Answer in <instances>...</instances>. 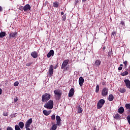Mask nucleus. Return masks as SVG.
<instances>
[{
  "label": "nucleus",
  "mask_w": 130,
  "mask_h": 130,
  "mask_svg": "<svg viewBox=\"0 0 130 130\" xmlns=\"http://www.w3.org/2000/svg\"><path fill=\"white\" fill-rule=\"evenodd\" d=\"M102 84H103V85H104V83H102Z\"/></svg>",
  "instance_id": "603ef678"
},
{
  "label": "nucleus",
  "mask_w": 130,
  "mask_h": 130,
  "mask_svg": "<svg viewBox=\"0 0 130 130\" xmlns=\"http://www.w3.org/2000/svg\"><path fill=\"white\" fill-rule=\"evenodd\" d=\"M103 49H104V50L105 49V47H103Z\"/></svg>",
  "instance_id": "09e8293b"
},
{
  "label": "nucleus",
  "mask_w": 130,
  "mask_h": 130,
  "mask_svg": "<svg viewBox=\"0 0 130 130\" xmlns=\"http://www.w3.org/2000/svg\"><path fill=\"white\" fill-rule=\"evenodd\" d=\"M95 92H96V93H98V92H99V85H96Z\"/></svg>",
  "instance_id": "c85d7f7f"
},
{
  "label": "nucleus",
  "mask_w": 130,
  "mask_h": 130,
  "mask_svg": "<svg viewBox=\"0 0 130 130\" xmlns=\"http://www.w3.org/2000/svg\"><path fill=\"white\" fill-rule=\"evenodd\" d=\"M120 25H121L122 27H123V28H124L125 26L124 22L121 21L120 22Z\"/></svg>",
  "instance_id": "473e14b6"
},
{
  "label": "nucleus",
  "mask_w": 130,
  "mask_h": 130,
  "mask_svg": "<svg viewBox=\"0 0 130 130\" xmlns=\"http://www.w3.org/2000/svg\"><path fill=\"white\" fill-rule=\"evenodd\" d=\"M74 94H75V89L74 88H72L69 91L68 96L69 97H73V96H74Z\"/></svg>",
  "instance_id": "9b49d317"
},
{
  "label": "nucleus",
  "mask_w": 130,
  "mask_h": 130,
  "mask_svg": "<svg viewBox=\"0 0 130 130\" xmlns=\"http://www.w3.org/2000/svg\"><path fill=\"white\" fill-rule=\"evenodd\" d=\"M56 124H54L51 127L50 130H56L57 128V125L60 126L61 124L60 121H61V119H60V116H56Z\"/></svg>",
  "instance_id": "f257e3e1"
},
{
  "label": "nucleus",
  "mask_w": 130,
  "mask_h": 130,
  "mask_svg": "<svg viewBox=\"0 0 130 130\" xmlns=\"http://www.w3.org/2000/svg\"><path fill=\"white\" fill-rule=\"evenodd\" d=\"M19 9L20 11H23V10L24 11V7L21 6V7H19Z\"/></svg>",
  "instance_id": "72a5a7b5"
},
{
  "label": "nucleus",
  "mask_w": 130,
  "mask_h": 130,
  "mask_svg": "<svg viewBox=\"0 0 130 130\" xmlns=\"http://www.w3.org/2000/svg\"><path fill=\"white\" fill-rule=\"evenodd\" d=\"M51 119H52V120H55V115L53 114L51 116Z\"/></svg>",
  "instance_id": "cd10ccee"
},
{
  "label": "nucleus",
  "mask_w": 130,
  "mask_h": 130,
  "mask_svg": "<svg viewBox=\"0 0 130 130\" xmlns=\"http://www.w3.org/2000/svg\"><path fill=\"white\" fill-rule=\"evenodd\" d=\"M24 12H28L31 10V6L29 4H27L24 6Z\"/></svg>",
  "instance_id": "f8f14e48"
},
{
  "label": "nucleus",
  "mask_w": 130,
  "mask_h": 130,
  "mask_svg": "<svg viewBox=\"0 0 130 130\" xmlns=\"http://www.w3.org/2000/svg\"><path fill=\"white\" fill-rule=\"evenodd\" d=\"M105 103V100L103 99H101L97 103L98 109H101V108H102V107L103 106V105H104Z\"/></svg>",
  "instance_id": "20e7f679"
},
{
  "label": "nucleus",
  "mask_w": 130,
  "mask_h": 130,
  "mask_svg": "<svg viewBox=\"0 0 130 130\" xmlns=\"http://www.w3.org/2000/svg\"><path fill=\"white\" fill-rule=\"evenodd\" d=\"M125 85L128 89H130V81L128 79H125L124 80Z\"/></svg>",
  "instance_id": "9d476101"
},
{
  "label": "nucleus",
  "mask_w": 130,
  "mask_h": 130,
  "mask_svg": "<svg viewBox=\"0 0 130 130\" xmlns=\"http://www.w3.org/2000/svg\"><path fill=\"white\" fill-rule=\"evenodd\" d=\"M15 130H21L20 127L18 125H16L15 127Z\"/></svg>",
  "instance_id": "7c9ffc66"
},
{
  "label": "nucleus",
  "mask_w": 130,
  "mask_h": 130,
  "mask_svg": "<svg viewBox=\"0 0 130 130\" xmlns=\"http://www.w3.org/2000/svg\"><path fill=\"white\" fill-rule=\"evenodd\" d=\"M68 63H69V59L64 60L61 66V69H64L68 66Z\"/></svg>",
  "instance_id": "ddd939ff"
},
{
  "label": "nucleus",
  "mask_w": 130,
  "mask_h": 130,
  "mask_svg": "<svg viewBox=\"0 0 130 130\" xmlns=\"http://www.w3.org/2000/svg\"><path fill=\"white\" fill-rule=\"evenodd\" d=\"M118 71H121V70H122V67H119L118 68Z\"/></svg>",
  "instance_id": "ea45409f"
},
{
  "label": "nucleus",
  "mask_w": 130,
  "mask_h": 130,
  "mask_svg": "<svg viewBox=\"0 0 130 130\" xmlns=\"http://www.w3.org/2000/svg\"><path fill=\"white\" fill-rule=\"evenodd\" d=\"M18 126H19V127L20 128H23L24 127V122H20L19 123H18Z\"/></svg>",
  "instance_id": "5701e85b"
},
{
  "label": "nucleus",
  "mask_w": 130,
  "mask_h": 130,
  "mask_svg": "<svg viewBox=\"0 0 130 130\" xmlns=\"http://www.w3.org/2000/svg\"><path fill=\"white\" fill-rule=\"evenodd\" d=\"M14 87H17V86H19V82H18V81L15 82L14 84Z\"/></svg>",
  "instance_id": "c756f323"
},
{
  "label": "nucleus",
  "mask_w": 130,
  "mask_h": 130,
  "mask_svg": "<svg viewBox=\"0 0 130 130\" xmlns=\"http://www.w3.org/2000/svg\"><path fill=\"white\" fill-rule=\"evenodd\" d=\"M79 84L80 87H82V86H83V84H84V78H83V77H80L79 78Z\"/></svg>",
  "instance_id": "2eb2a0df"
},
{
  "label": "nucleus",
  "mask_w": 130,
  "mask_h": 130,
  "mask_svg": "<svg viewBox=\"0 0 130 130\" xmlns=\"http://www.w3.org/2000/svg\"><path fill=\"white\" fill-rule=\"evenodd\" d=\"M31 123H32V118H30L25 122V127L26 129H30L29 127H30Z\"/></svg>",
  "instance_id": "39448f33"
},
{
  "label": "nucleus",
  "mask_w": 130,
  "mask_h": 130,
  "mask_svg": "<svg viewBox=\"0 0 130 130\" xmlns=\"http://www.w3.org/2000/svg\"><path fill=\"white\" fill-rule=\"evenodd\" d=\"M7 130H13V128H12V127H10V126H8V127L7 128Z\"/></svg>",
  "instance_id": "f704fd0d"
},
{
  "label": "nucleus",
  "mask_w": 130,
  "mask_h": 130,
  "mask_svg": "<svg viewBox=\"0 0 130 130\" xmlns=\"http://www.w3.org/2000/svg\"><path fill=\"white\" fill-rule=\"evenodd\" d=\"M125 66V67H126V64H127V61H125L123 62Z\"/></svg>",
  "instance_id": "58836bf2"
},
{
  "label": "nucleus",
  "mask_w": 130,
  "mask_h": 130,
  "mask_svg": "<svg viewBox=\"0 0 130 130\" xmlns=\"http://www.w3.org/2000/svg\"><path fill=\"white\" fill-rule=\"evenodd\" d=\"M127 75H128V72H127V71H125L121 73V76H126Z\"/></svg>",
  "instance_id": "a878e982"
},
{
  "label": "nucleus",
  "mask_w": 130,
  "mask_h": 130,
  "mask_svg": "<svg viewBox=\"0 0 130 130\" xmlns=\"http://www.w3.org/2000/svg\"><path fill=\"white\" fill-rule=\"evenodd\" d=\"M0 130H2V128H0Z\"/></svg>",
  "instance_id": "864d4df0"
},
{
  "label": "nucleus",
  "mask_w": 130,
  "mask_h": 130,
  "mask_svg": "<svg viewBox=\"0 0 130 130\" xmlns=\"http://www.w3.org/2000/svg\"><path fill=\"white\" fill-rule=\"evenodd\" d=\"M3 115H4V116H8V115H9V114H8V113H4Z\"/></svg>",
  "instance_id": "4c0bfd02"
},
{
  "label": "nucleus",
  "mask_w": 130,
  "mask_h": 130,
  "mask_svg": "<svg viewBox=\"0 0 130 130\" xmlns=\"http://www.w3.org/2000/svg\"><path fill=\"white\" fill-rule=\"evenodd\" d=\"M2 11H3V8L0 6V12H2Z\"/></svg>",
  "instance_id": "c03bdc74"
},
{
  "label": "nucleus",
  "mask_w": 130,
  "mask_h": 130,
  "mask_svg": "<svg viewBox=\"0 0 130 130\" xmlns=\"http://www.w3.org/2000/svg\"><path fill=\"white\" fill-rule=\"evenodd\" d=\"M101 64V61L99 59L96 60L94 63L93 64V66L96 68H99L100 65Z\"/></svg>",
  "instance_id": "1a4fd4ad"
},
{
  "label": "nucleus",
  "mask_w": 130,
  "mask_h": 130,
  "mask_svg": "<svg viewBox=\"0 0 130 130\" xmlns=\"http://www.w3.org/2000/svg\"><path fill=\"white\" fill-rule=\"evenodd\" d=\"M26 130H30V129H26Z\"/></svg>",
  "instance_id": "3c124183"
},
{
  "label": "nucleus",
  "mask_w": 130,
  "mask_h": 130,
  "mask_svg": "<svg viewBox=\"0 0 130 130\" xmlns=\"http://www.w3.org/2000/svg\"><path fill=\"white\" fill-rule=\"evenodd\" d=\"M43 113L44 114V115L47 116L51 113V110L47 111L46 110H44Z\"/></svg>",
  "instance_id": "f3484780"
},
{
  "label": "nucleus",
  "mask_w": 130,
  "mask_h": 130,
  "mask_svg": "<svg viewBox=\"0 0 130 130\" xmlns=\"http://www.w3.org/2000/svg\"><path fill=\"white\" fill-rule=\"evenodd\" d=\"M49 74L51 76L53 74V66L51 65L50 69L49 70Z\"/></svg>",
  "instance_id": "a211bd4d"
},
{
  "label": "nucleus",
  "mask_w": 130,
  "mask_h": 130,
  "mask_svg": "<svg viewBox=\"0 0 130 130\" xmlns=\"http://www.w3.org/2000/svg\"><path fill=\"white\" fill-rule=\"evenodd\" d=\"M87 0H82V2H86Z\"/></svg>",
  "instance_id": "de8ad7c7"
},
{
  "label": "nucleus",
  "mask_w": 130,
  "mask_h": 130,
  "mask_svg": "<svg viewBox=\"0 0 130 130\" xmlns=\"http://www.w3.org/2000/svg\"><path fill=\"white\" fill-rule=\"evenodd\" d=\"M31 63H32V62L27 63L26 66H27V67H30V66H31Z\"/></svg>",
  "instance_id": "e433bc0d"
},
{
  "label": "nucleus",
  "mask_w": 130,
  "mask_h": 130,
  "mask_svg": "<svg viewBox=\"0 0 130 130\" xmlns=\"http://www.w3.org/2000/svg\"><path fill=\"white\" fill-rule=\"evenodd\" d=\"M17 101H18V97L16 96L15 98H14V102H17Z\"/></svg>",
  "instance_id": "c9c22d12"
},
{
  "label": "nucleus",
  "mask_w": 130,
  "mask_h": 130,
  "mask_svg": "<svg viewBox=\"0 0 130 130\" xmlns=\"http://www.w3.org/2000/svg\"><path fill=\"white\" fill-rule=\"evenodd\" d=\"M54 93L57 97H60V96H61V90L59 89H56L54 90Z\"/></svg>",
  "instance_id": "6e6552de"
},
{
  "label": "nucleus",
  "mask_w": 130,
  "mask_h": 130,
  "mask_svg": "<svg viewBox=\"0 0 130 130\" xmlns=\"http://www.w3.org/2000/svg\"><path fill=\"white\" fill-rule=\"evenodd\" d=\"M120 67H122V64H120Z\"/></svg>",
  "instance_id": "8fccbe9b"
},
{
  "label": "nucleus",
  "mask_w": 130,
  "mask_h": 130,
  "mask_svg": "<svg viewBox=\"0 0 130 130\" xmlns=\"http://www.w3.org/2000/svg\"><path fill=\"white\" fill-rule=\"evenodd\" d=\"M54 55V51L53 50H51L47 54V57L49 58V57L51 56H53Z\"/></svg>",
  "instance_id": "4468645a"
},
{
  "label": "nucleus",
  "mask_w": 130,
  "mask_h": 130,
  "mask_svg": "<svg viewBox=\"0 0 130 130\" xmlns=\"http://www.w3.org/2000/svg\"><path fill=\"white\" fill-rule=\"evenodd\" d=\"M78 113H82L83 112V109L81 107L79 106L77 108Z\"/></svg>",
  "instance_id": "4be33fe9"
},
{
  "label": "nucleus",
  "mask_w": 130,
  "mask_h": 130,
  "mask_svg": "<svg viewBox=\"0 0 130 130\" xmlns=\"http://www.w3.org/2000/svg\"><path fill=\"white\" fill-rule=\"evenodd\" d=\"M115 117H119V115L118 114H116L115 115Z\"/></svg>",
  "instance_id": "79ce46f5"
},
{
  "label": "nucleus",
  "mask_w": 130,
  "mask_h": 130,
  "mask_svg": "<svg viewBox=\"0 0 130 130\" xmlns=\"http://www.w3.org/2000/svg\"><path fill=\"white\" fill-rule=\"evenodd\" d=\"M50 99V94L49 93H45L42 96V102H47Z\"/></svg>",
  "instance_id": "7ed1b4c3"
},
{
  "label": "nucleus",
  "mask_w": 130,
  "mask_h": 130,
  "mask_svg": "<svg viewBox=\"0 0 130 130\" xmlns=\"http://www.w3.org/2000/svg\"><path fill=\"white\" fill-rule=\"evenodd\" d=\"M63 14H64V13H63V12H61V15H63Z\"/></svg>",
  "instance_id": "a18cd8bd"
},
{
  "label": "nucleus",
  "mask_w": 130,
  "mask_h": 130,
  "mask_svg": "<svg viewBox=\"0 0 130 130\" xmlns=\"http://www.w3.org/2000/svg\"><path fill=\"white\" fill-rule=\"evenodd\" d=\"M6 36V32L2 31L0 33V38H4Z\"/></svg>",
  "instance_id": "412c9836"
},
{
  "label": "nucleus",
  "mask_w": 130,
  "mask_h": 130,
  "mask_svg": "<svg viewBox=\"0 0 130 130\" xmlns=\"http://www.w3.org/2000/svg\"><path fill=\"white\" fill-rule=\"evenodd\" d=\"M124 112V109L123 107H121L118 110V112L120 114H122V113Z\"/></svg>",
  "instance_id": "6ab92c4d"
},
{
  "label": "nucleus",
  "mask_w": 130,
  "mask_h": 130,
  "mask_svg": "<svg viewBox=\"0 0 130 130\" xmlns=\"http://www.w3.org/2000/svg\"><path fill=\"white\" fill-rule=\"evenodd\" d=\"M116 34L115 32H113L112 33V35H113V36H114V35Z\"/></svg>",
  "instance_id": "37998d69"
},
{
  "label": "nucleus",
  "mask_w": 130,
  "mask_h": 130,
  "mask_svg": "<svg viewBox=\"0 0 130 130\" xmlns=\"http://www.w3.org/2000/svg\"><path fill=\"white\" fill-rule=\"evenodd\" d=\"M31 56L34 58H37V57H38V53L36 51H34L31 53Z\"/></svg>",
  "instance_id": "dca6fc26"
},
{
  "label": "nucleus",
  "mask_w": 130,
  "mask_h": 130,
  "mask_svg": "<svg viewBox=\"0 0 130 130\" xmlns=\"http://www.w3.org/2000/svg\"><path fill=\"white\" fill-rule=\"evenodd\" d=\"M10 38H14V39H16L17 37H18V32H11L9 34Z\"/></svg>",
  "instance_id": "423d86ee"
},
{
  "label": "nucleus",
  "mask_w": 130,
  "mask_h": 130,
  "mask_svg": "<svg viewBox=\"0 0 130 130\" xmlns=\"http://www.w3.org/2000/svg\"><path fill=\"white\" fill-rule=\"evenodd\" d=\"M126 109H128L130 112V104H126L125 105Z\"/></svg>",
  "instance_id": "b1692460"
},
{
  "label": "nucleus",
  "mask_w": 130,
  "mask_h": 130,
  "mask_svg": "<svg viewBox=\"0 0 130 130\" xmlns=\"http://www.w3.org/2000/svg\"><path fill=\"white\" fill-rule=\"evenodd\" d=\"M102 95L103 97L107 96V95H108V89L104 88L102 91Z\"/></svg>",
  "instance_id": "0eeeda50"
},
{
  "label": "nucleus",
  "mask_w": 130,
  "mask_h": 130,
  "mask_svg": "<svg viewBox=\"0 0 130 130\" xmlns=\"http://www.w3.org/2000/svg\"><path fill=\"white\" fill-rule=\"evenodd\" d=\"M108 54H109V55H110V54H111V53L109 52V53H108Z\"/></svg>",
  "instance_id": "49530a36"
},
{
  "label": "nucleus",
  "mask_w": 130,
  "mask_h": 130,
  "mask_svg": "<svg viewBox=\"0 0 130 130\" xmlns=\"http://www.w3.org/2000/svg\"><path fill=\"white\" fill-rule=\"evenodd\" d=\"M109 101H113V99H114V97L113 96V95L112 94H110L109 95V98H108Z\"/></svg>",
  "instance_id": "aec40b11"
},
{
  "label": "nucleus",
  "mask_w": 130,
  "mask_h": 130,
  "mask_svg": "<svg viewBox=\"0 0 130 130\" xmlns=\"http://www.w3.org/2000/svg\"><path fill=\"white\" fill-rule=\"evenodd\" d=\"M2 92H3V90L2 89V88H0V95H2Z\"/></svg>",
  "instance_id": "a19ab883"
},
{
  "label": "nucleus",
  "mask_w": 130,
  "mask_h": 130,
  "mask_svg": "<svg viewBox=\"0 0 130 130\" xmlns=\"http://www.w3.org/2000/svg\"><path fill=\"white\" fill-rule=\"evenodd\" d=\"M126 90L124 88H120L119 91L120 93H124L125 92Z\"/></svg>",
  "instance_id": "bb28decb"
},
{
  "label": "nucleus",
  "mask_w": 130,
  "mask_h": 130,
  "mask_svg": "<svg viewBox=\"0 0 130 130\" xmlns=\"http://www.w3.org/2000/svg\"><path fill=\"white\" fill-rule=\"evenodd\" d=\"M53 7L54 8H58V3L57 2L53 3Z\"/></svg>",
  "instance_id": "393cba45"
},
{
  "label": "nucleus",
  "mask_w": 130,
  "mask_h": 130,
  "mask_svg": "<svg viewBox=\"0 0 130 130\" xmlns=\"http://www.w3.org/2000/svg\"><path fill=\"white\" fill-rule=\"evenodd\" d=\"M67 17L66 16V15H63L61 18L62 21H64L65 20H66Z\"/></svg>",
  "instance_id": "2f4dec72"
},
{
  "label": "nucleus",
  "mask_w": 130,
  "mask_h": 130,
  "mask_svg": "<svg viewBox=\"0 0 130 130\" xmlns=\"http://www.w3.org/2000/svg\"><path fill=\"white\" fill-rule=\"evenodd\" d=\"M53 101L50 100L45 104L44 107L45 108H46L47 109L51 110L52 109V108H53Z\"/></svg>",
  "instance_id": "f03ea898"
}]
</instances>
